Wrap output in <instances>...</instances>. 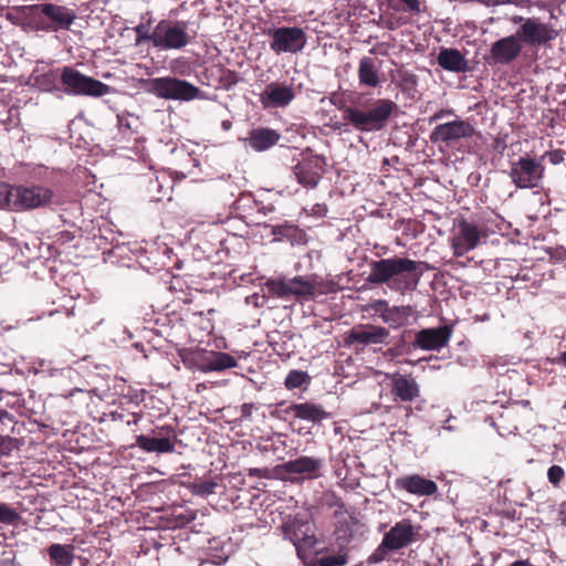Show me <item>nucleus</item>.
I'll use <instances>...</instances> for the list:
<instances>
[{"instance_id": "nucleus-1", "label": "nucleus", "mask_w": 566, "mask_h": 566, "mask_svg": "<svg viewBox=\"0 0 566 566\" xmlns=\"http://www.w3.org/2000/svg\"><path fill=\"white\" fill-rule=\"evenodd\" d=\"M369 268L368 283L387 284L401 294L415 291L422 274L432 269L427 262L399 256L371 261Z\"/></svg>"}, {"instance_id": "nucleus-2", "label": "nucleus", "mask_w": 566, "mask_h": 566, "mask_svg": "<svg viewBox=\"0 0 566 566\" xmlns=\"http://www.w3.org/2000/svg\"><path fill=\"white\" fill-rule=\"evenodd\" d=\"M329 99L343 112V119L361 133L382 130L398 109V105L389 98L370 99L365 108L347 106L339 94H333Z\"/></svg>"}, {"instance_id": "nucleus-3", "label": "nucleus", "mask_w": 566, "mask_h": 566, "mask_svg": "<svg viewBox=\"0 0 566 566\" xmlns=\"http://www.w3.org/2000/svg\"><path fill=\"white\" fill-rule=\"evenodd\" d=\"M54 192L41 185L11 186L0 184V209L28 211L46 207L53 202Z\"/></svg>"}, {"instance_id": "nucleus-4", "label": "nucleus", "mask_w": 566, "mask_h": 566, "mask_svg": "<svg viewBox=\"0 0 566 566\" xmlns=\"http://www.w3.org/2000/svg\"><path fill=\"white\" fill-rule=\"evenodd\" d=\"M187 25L186 21L161 20L153 32L146 33L142 39L151 42L155 48L160 50H181L196 36V33L190 35L187 32Z\"/></svg>"}, {"instance_id": "nucleus-5", "label": "nucleus", "mask_w": 566, "mask_h": 566, "mask_svg": "<svg viewBox=\"0 0 566 566\" xmlns=\"http://www.w3.org/2000/svg\"><path fill=\"white\" fill-rule=\"evenodd\" d=\"M148 92L164 99L190 102L200 98L201 90L178 77L165 76L149 80Z\"/></svg>"}, {"instance_id": "nucleus-6", "label": "nucleus", "mask_w": 566, "mask_h": 566, "mask_svg": "<svg viewBox=\"0 0 566 566\" xmlns=\"http://www.w3.org/2000/svg\"><path fill=\"white\" fill-rule=\"evenodd\" d=\"M512 22L520 25L515 35L522 46L524 44L532 48L544 46L558 35V32L551 24L541 21L539 18L514 15Z\"/></svg>"}, {"instance_id": "nucleus-7", "label": "nucleus", "mask_w": 566, "mask_h": 566, "mask_svg": "<svg viewBox=\"0 0 566 566\" xmlns=\"http://www.w3.org/2000/svg\"><path fill=\"white\" fill-rule=\"evenodd\" d=\"M60 78L64 92L67 94L101 97L111 91L107 84L90 77L72 66H64L61 70Z\"/></svg>"}, {"instance_id": "nucleus-8", "label": "nucleus", "mask_w": 566, "mask_h": 566, "mask_svg": "<svg viewBox=\"0 0 566 566\" xmlns=\"http://www.w3.org/2000/svg\"><path fill=\"white\" fill-rule=\"evenodd\" d=\"M545 167L542 161L528 155L511 164L510 178L516 188L533 189L541 187Z\"/></svg>"}, {"instance_id": "nucleus-9", "label": "nucleus", "mask_w": 566, "mask_h": 566, "mask_svg": "<svg viewBox=\"0 0 566 566\" xmlns=\"http://www.w3.org/2000/svg\"><path fill=\"white\" fill-rule=\"evenodd\" d=\"M373 316L379 317L390 328H399L409 324L410 318H417V311L411 305L391 306L386 300H375L367 305Z\"/></svg>"}, {"instance_id": "nucleus-10", "label": "nucleus", "mask_w": 566, "mask_h": 566, "mask_svg": "<svg viewBox=\"0 0 566 566\" xmlns=\"http://www.w3.org/2000/svg\"><path fill=\"white\" fill-rule=\"evenodd\" d=\"M281 530L284 538L293 543L298 554L313 548L317 543L312 525L298 514L289 515L282 523Z\"/></svg>"}, {"instance_id": "nucleus-11", "label": "nucleus", "mask_w": 566, "mask_h": 566, "mask_svg": "<svg viewBox=\"0 0 566 566\" xmlns=\"http://www.w3.org/2000/svg\"><path fill=\"white\" fill-rule=\"evenodd\" d=\"M272 38L270 48L276 54L301 52L306 43L307 35L298 27H280L266 32Z\"/></svg>"}, {"instance_id": "nucleus-12", "label": "nucleus", "mask_w": 566, "mask_h": 566, "mask_svg": "<svg viewBox=\"0 0 566 566\" xmlns=\"http://www.w3.org/2000/svg\"><path fill=\"white\" fill-rule=\"evenodd\" d=\"M474 133V127L468 120L457 118L437 125L430 133V142L451 147L459 144L462 139L471 138Z\"/></svg>"}, {"instance_id": "nucleus-13", "label": "nucleus", "mask_w": 566, "mask_h": 566, "mask_svg": "<svg viewBox=\"0 0 566 566\" xmlns=\"http://www.w3.org/2000/svg\"><path fill=\"white\" fill-rule=\"evenodd\" d=\"M153 437L139 434L136 436V446L147 453H171L175 451V441L177 433L172 426L166 424L155 427Z\"/></svg>"}, {"instance_id": "nucleus-14", "label": "nucleus", "mask_w": 566, "mask_h": 566, "mask_svg": "<svg viewBox=\"0 0 566 566\" xmlns=\"http://www.w3.org/2000/svg\"><path fill=\"white\" fill-rule=\"evenodd\" d=\"M523 46L514 34L495 41L485 56L489 65H509L522 53Z\"/></svg>"}, {"instance_id": "nucleus-15", "label": "nucleus", "mask_w": 566, "mask_h": 566, "mask_svg": "<svg viewBox=\"0 0 566 566\" xmlns=\"http://www.w3.org/2000/svg\"><path fill=\"white\" fill-rule=\"evenodd\" d=\"M325 165L324 157L311 155L298 161L293 167V172L303 187L315 188L324 174Z\"/></svg>"}, {"instance_id": "nucleus-16", "label": "nucleus", "mask_w": 566, "mask_h": 566, "mask_svg": "<svg viewBox=\"0 0 566 566\" xmlns=\"http://www.w3.org/2000/svg\"><path fill=\"white\" fill-rule=\"evenodd\" d=\"M323 467V459L301 455L283 463L282 470L290 475H295L291 478L292 481L298 479L315 480L322 475Z\"/></svg>"}, {"instance_id": "nucleus-17", "label": "nucleus", "mask_w": 566, "mask_h": 566, "mask_svg": "<svg viewBox=\"0 0 566 566\" xmlns=\"http://www.w3.org/2000/svg\"><path fill=\"white\" fill-rule=\"evenodd\" d=\"M420 528L421 526L415 525L410 518H402L395 523L382 537L392 549L400 551L419 539Z\"/></svg>"}, {"instance_id": "nucleus-18", "label": "nucleus", "mask_w": 566, "mask_h": 566, "mask_svg": "<svg viewBox=\"0 0 566 566\" xmlns=\"http://www.w3.org/2000/svg\"><path fill=\"white\" fill-rule=\"evenodd\" d=\"M452 333V325L423 328L416 334L413 346L423 350H440L448 345Z\"/></svg>"}, {"instance_id": "nucleus-19", "label": "nucleus", "mask_w": 566, "mask_h": 566, "mask_svg": "<svg viewBox=\"0 0 566 566\" xmlns=\"http://www.w3.org/2000/svg\"><path fill=\"white\" fill-rule=\"evenodd\" d=\"M481 232L479 228L462 219L458 223V232L452 238V249L455 256H463L475 249L480 242Z\"/></svg>"}, {"instance_id": "nucleus-20", "label": "nucleus", "mask_w": 566, "mask_h": 566, "mask_svg": "<svg viewBox=\"0 0 566 566\" xmlns=\"http://www.w3.org/2000/svg\"><path fill=\"white\" fill-rule=\"evenodd\" d=\"M389 337V331L382 326L377 325H358L353 327L347 336L346 343L348 345H378L384 344Z\"/></svg>"}, {"instance_id": "nucleus-21", "label": "nucleus", "mask_w": 566, "mask_h": 566, "mask_svg": "<svg viewBox=\"0 0 566 566\" xmlns=\"http://www.w3.org/2000/svg\"><path fill=\"white\" fill-rule=\"evenodd\" d=\"M41 10L45 14L46 24H49L48 32L70 30L77 18L74 9L51 2L43 3Z\"/></svg>"}, {"instance_id": "nucleus-22", "label": "nucleus", "mask_w": 566, "mask_h": 566, "mask_svg": "<svg viewBox=\"0 0 566 566\" xmlns=\"http://www.w3.org/2000/svg\"><path fill=\"white\" fill-rule=\"evenodd\" d=\"M295 97L291 85L272 82L260 94V102L264 108L286 107Z\"/></svg>"}, {"instance_id": "nucleus-23", "label": "nucleus", "mask_w": 566, "mask_h": 566, "mask_svg": "<svg viewBox=\"0 0 566 566\" xmlns=\"http://www.w3.org/2000/svg\"><path fill=\"white\" fill-rule=\"evenodd\" d=\"M391 389L395 401L410 402L420 396V388L416 379L411 375H401L395 373L389 375Z\"/></svg>"}, {"instance_id": "nucleus-24", "label": "nucleus", "mask_w": 566, "mask_h": 566, "mask_svg": "<svg viewBox=\"0 0 566 566\" xmlns=\"http://www.w3.org/2000/svg\"><path fill=\"white\" fill-rule=\"evenodd\" d=\"M395 488L417 496H431L437 493L438 485L434 481L420 474H408L395 480Z\"/></svg>"}, {"instance_id": "nucleus-25", "label": "nucleus", "mask_w": 566, "mask_h": 566, "mask_svg": "<svg viewBox=\"0 0 566 566\" xmlns=\"http://www.w3.org/2000/svg\"><path fill=\"white\" fill-rule=\"evenodd\" d=\"M381 61L370 56H363L358 63V82L363 87H378L382 82V73L380 71Z\"/></svg>"}, {"instance_id": "nucleus-26", "label": "nucleus", "mask_w": 566, "mask_h": 566, "mask_svg": "<svg viewBox=\"0 0 566 566\" xmlns=\"http://www.w3.org/2000/svg\"><path fill=\"white\" fill-rule=\"evenodd\" d=\"M281 139V134L270 127H256L249 132L244 142L255 151L262 153L274 147Z\"/></svg>"}, {"instance_id": "nucleus-27", "label": "nucleus", "mask_w": 566, "mask_h": 566, "mask_svg": "<svg viewBox=\"0 0 566 566\" xmlns=\"http://www.w3.org/2000/svg\"><path fill=\"white\" fill-rule=\"evenodd\" d=\"M41 9H43V3L20 6L15 11L24 27L33 31L48 32L49 24H46L45 14H43Z\"/></svg>"}, {"instance_id": "nucleus-28", "label": "nucleus", "mask_w": 566, "mask_h": 566, "mask_svg": "<svg viewBox=\"0 0 566 566\" xmlns=\"http://www.w3.org/2000/svg\"><path fill=\"white\" fill-rule=\"evenodd\" d=\"M237 366L238 361L232 355L216 350L203 355L198 363V369L203 373L223 371Z\"/></svg>"}, {"instance_id": "nucleus-29", "label": "nucleus", "mask_w": 566, "mask_h": 566, "mask_svg": "<svg viewBox=\"0 0 566 566\" xmlns=\"http://www.w3.org/2000/svg\"><path fill=\"white\" fill-rule=\"evenodd\" d=\"M271 233L276 242H289L292 245H305L307 234L298 226L285 221L284 223L273 226Z\"/></svg>"}, {"instance_id": "nucleus-30", "label": "nucleus", "mask_w": 566, "mask_h": 566, "mask_svg": "<svg viewBox=\"0 0 566 566\" xmlns=\"http://www.w3.org/2000/svg\"><path fill=\"white\" fill-rule=\"evenodd\" d=\"M437 61L442 69L454 73L467 72L469 69L467 59L457 49H441Z\"/></svg>"}, {"instance_id": "nucleus-31", "label": "nucleus", "mask_w": 566, "mask_h": 566, "mask_svg": "<svg viewBox=\"0 0 566 566\" xmlns=\"http://www.w3.org/2000/svg\"><path fill=\"white\" fill-rule=\"evenodd\" d=\"M291 409L294 410V418L313 423H321L323 420L331 418L329 412L321 405L313 402L292 403Z\"/></svg>"}, {"instance_id": "nucleus-32", "label": "nucleus", "mask_w": 566, "mask_h": 566, "mask_svg": "<svg viewBox=\"0 0 566 566\" xmlns=\"http://www.w3.org/2000/svg\"><path fill=\"white\" fill-rule=\"evenodd\" d=\"M71 545L52 544L49 547V556L57 566H72L74 555Z\"/></svg>"}, {"instance_id": "nucleus-33", "label": "nucleus", "mask_w": 566, "mask_h": 566, "mask_svg": "<svg viewBox=\"0 0 566 566\" xmlns=\"http://www.w3.org/2000/svg\"><path fill=\"white\" fill-rule=\"evenodd\" d=\"M294 284L293 279H272L268 280L265 283L269 292L280 298L294 295V287L292 286Z\"/></svg>"}, {"instance_id": "nucleus-34", "label": "nucleus", "mask_w": 566, "mask_h": 566, "mask_svg": "<svg viewBox=\"0 0 566 566\" xmlns=\"http://www.w3.org/2000/svg\"><path fill=\"white\" fill-rule=\"evenodd\" d=\"M217 486H218V483L211 479L210 480L197 479L189 485V490L195 495L208 496L216 492Z\"/></svg>"}, {"instance_id": "nucleus-35", "label": "nucleus", "mask_w": 566, "mask_h": 566, "mask_svg": "<svg viewBox=\"0 0 566 566\" xmlns=\"http://www.w3.org/2000/svg\"><path fill=\"white\" fill-rule=\"evenodd\" d=\"M310 380H311V378L306 371L292 369L287 374L284 385L289 390H292V389L301 388L303 385H308Z\"/></svg>"}, {"instance_id": "nucleus-36", "label": "nucleus", "mask_w": 566, "mask_h": 566, "mask_svg": "<svg viewBox=\"0 0 566 566\" xmlns=\"http://www.w3.org/2000/svg\"><path fill=\"white\" fill-rule=\"evenodd\" d=\"M391 552H397L392 549V547L388 544V542L382 537L381 543L377 546V548L368 556L367 563L369 565L379 564L386 559H388L389 554Z\"/></svg>"}, {"instance_id": "nucleus-37", "label": "nucleus", "mask_w": 566, "mask_h": 566, "mask_svg": "<svg viewBox=\"0 0 566 566\" xmlns=\"http://www.w3.org/2000/svg\"><path fill=\"white\" fill-rule=\"evenodd\" d=\"M293 282L294 296H313L316 292V285L302 276L294 277Z\"/></svg>"}, {"instance_id": "nucleus-38", "label": "nucleus", "mask_w": 566, "mask_h": 566, "mask_svg": "<svg viewBox=\"0 0 566 566\" xmlns=\"http://www.w3.org/2000/svg\"><path fill=\"white\" fill-rule=\"evenodd\" d=\"M347 563V553L340 551L336 555H328L316 558L314 566H345Z\"/></svg>"}, {"instance_id": "nucleus-39", "label": "nucleus", "mask_w": 566, "mask_h": 566, "mask_svg": "<svg viewBox=\"0 0 566 566\" xmlns=\"http://www.w3.org/2000/svg\"><path fill=\"white\" fill-rule=\"evenodd\" d=\"M20 520L19 513L6 503L0 502V523L15 525Z\"/></svg>"}, {"instance_id": "nucleus-40", "label": "nucleus", "mask_w": 566, "mask_h": 566, "mask_svg": "<svg viewBox=\"0 0 566 566\" xmlns=\"http://www.w3.org/2000/svg\"><path fill=\"white\" fill-rule=\"evenodd\" d=\"M14 449H18V440L10 436L0 434V457L10 455Z\"/></svg>"}, {"instance_id": "nucleus-41", "label": "nucleus", "mask_w": 566, "mask_h": 566, "mask_svg": "<svg viewBox=\"0 0 566 566\" xmlns=\"http://www.w3.org/2000/svg\"><path fill=\"white\" fill-rule=\"evenodd\" d=\"M564 478L565 471L560 465L554 464L547 471V479L555 488L559 486Z\"/></svg>"}, {"instance_id": "nucleus-42", "label": "nucleus", "mask_w": 566, "mask_h": 566, "mask_svg": "<svg viewBox=\"0 0 566 566\" xmlns=\"http://www.w3.org/2000/svg\"><path fill=\"white\" fill-rule=\"evenodd\" d=\"M291 408L292 403L285 406V401L277 402L275 410L272 412V416L283 420H287L290 416L294 417V410H292Z\"/></svg>"}, {"instance_id": "nucleus-43", "label": "nucleus", "mask_w": 566, "mask_h": 566, "mask_svg": "<svg viewBox=\"0 0 566 566\" xmlns=\"http://www.w3.org/2000/svg\"><path fill=\"white\" fill-rule=\"evenodd\" d=\"M239 82L238 73L231 70H226L220 78V83L227 90L237 85Z\"/></svg>"}, {"instance_id": "nucleus-44", "label": "nucleus", "mask_w": 566, "mask_h": 566, "mask_svg": "<svg viewBox=\"0 0 566 566\" xmlns=\"http://www.w3.org/2000/svg\"><path fill=\"white\" fill-rule=\"evenodd\" d=\"M453 111L451 108H442L436 112L432 116L429 118V123L432 124L434 122H438L439 119L447 117L449 115H452Z\"/></svg>"}, {"instance_id": "nucleus-45", "label": "nucleus", "mask_w": 566, "mask_h": 566, "mask_svg": "<svg viewBox=\"0 0 566 566\" xmlns=\"http://www.w3.org/2000/svg\"><path fill=\"white\" fill-rule=\"evenodd\" d=\"M254 403L252 402H245L241 406V417L242 418H250L252 416V412L254 410Z\"/></svg>"}, {"instance_id": "nucleus-46", "label": "nucleus", "mask_w": 566, "mask_h": 566, "mask_svg": "<svg viewBox=\"0 0 566 566\" xmlns=\"http://www.w3.org/2000/svg\"><path fill=\"white\" fill-rule=\"evenodd\" d=\"M403 83L406 88H412L417 85V77L415 74H406L403 77Z\"/></svg>"}, {"instance_id": "nucleus-47", "label": "nucleus", "mask_w": 566, "mask_h": 566, "mask_svg": "<svg viewBox=\"0 0 566 566\" xmlns=\"http://www.w3.org/2000/svg\"><path fill=\"white\" fill-rule=\"evenodd\" d=\"M140 419H142V415L134 412L130 415V418L126 420V424L132 427L133 430L135 431V427L138 426V422L140 421Z\"/></svg>"}, {"instance_id": "nucleus-48", "label": "nucleus", "mask_w": 566, "mask_h": 566, "mask_svg": "<svg viewBox=\"0 0 566 566\" xmlns=\"http://www.w3.org/2000/svg\"><path fill=\"white\" fill-rule=\"evenodd\" d=\"M547 155L549 157L551 163L554 164V165L559 164L564 159L563 158V154L560 151H558V150L551 151Z\"/></svg>"}, {"instance_id": "nucleus-49", "label": "nucleus", "mask_w": 566, "mask_h": 566, "mask_svg": "<svg viewBox=\"0 0 566 566\" xmlns=\"http://www.w3.org/2000/svg\"><path fill=\"white\" fill-rule=\"evenodd\" d=\"M155 184H156V186L158 188V195H160L163 192V196H157V197H155V199L156 200H161L163 197L167 195V191H163L161 185L159 184V180H158V177H156L155 180H153V179L149 180V186L150 187H153Z\"/></svg>"}, {"instance_id": "nucleus-50", "label": "nucleus", "mask_w": 566, "mask_h": 566, "mask_svg": "<svg viewBox=\"0 0 566 566\" xmlns=\"http://www.w3.org/2000/svg\"><path fill=\"white\" fill-rule=\"evenodd\" d=\"M180 63H182L180 60H175V61L172 62V66H171V67H172V71H174L175 73L184 74V71H181V70L178 67V65H179Z\"/></svg>"}, {"instance_id": "nucleus-51", "label": "nucleus", "mask_w": 566, "mask_h": 566, "mask_svg": "<svg viewBox=\"0 0 566 566\" xmlns=\"http://www.w3.org/2000/svg\"><path fill=\"white\" fill-rule=\"evenodd\" d=\"M557 361L566 367V350L560 354Z\"/></svg>"}, {"instance_id": "nucleus-52", "label": "nucleus", "mask_w": 566, "mask_h": 566, "mask_svg": "<svg viewBox=\"0 0 566 566\" xmlns=\"http://www.w3.org/2000/svg\"><path fill=\"white\" fill-rule=\"evenodd\" d=\"M221 126H222V128H223L224 130H229V129L231 128V126H232V123H231L230 120H223V122L221 123Z\"/></svg>"}, {"instance_id": "nucleus-53", "label": "nucleus", "mask_w": 566, "mask_h": 566, "mask_svg": "<svg viewBox=\"0 0 566 566\" xmlns=\"http://www.w3.org/2000/svg\"><path fill=\"white\" fill-rule=\"evenodd\" d=\"M480 2L484 3V4H488V6H494V4H497L500 2V0H479Z\"/></svg>"}, {"instance_id": "nucleus-54", "label": "nucleus", "mask_w": 566, "mask_h": 566, "mask_svg": "<svg viewBox=\"0 0 566 566\" xmlns=\"http://www.w3.org/2000/svg\"><path fill=\"white\" fill-rule=\"evenodd\" d=\"M142 28H143L142 25H139V27H137V28H136V32H137V34H138V40H139V41H142V40H143V39H142V36H144V35L146 34V33L142 34V33H143Z\"/></svg>"}, {"instance_id": "nucleus-55", "label": "nucleus", "mask_w": 566, "mask_h": 566, "mask_svg": "<svg viewBox=\"0 0 566 566\" xmlns=\"http://www.w3.org/2000/svg\"><path fill=\"white\" fill-rule=\"evenodd\" d=\"M7 416H9V412L7 410L0 409V420H2Z\"/></svg>"}, {"instance_id": "nucleus-56", "label": "nucleus", "mask_w": 566, "mask_h": 566, "mask_svg": "<svg viewBox=\"0 0 566 566\" xmlns=\"http://www.w3.org/2000/svg\"><path fill=\"white\" fill-rule=\"evenodd\" d=\"M45 77H54V73L51 72L50 74L44 75Z\"/></svg>"}, {"instance_id": "nucleus-57", "label": "nucleus", "mask_w": 566, "mask_h": 566, "mask_svg": "<svg viewBox=\"0 0 566 566\" xmlns=\"http://www.w3.org/2000/svg\"><path fill=\"white\" fill-rule=\"evenodd\" d=\"M340 127H342V124H335V126H334L335 129H340Z\"/></svg>"}, {"instance_id": "nucleus-58", "label": "nucleus", "mask_w": 566, "mask_h": 566, "mask_svg": "<svg viewBox=\"0 0 566 566\" xmlns=\"http://www.w3.org/2000/svg\"><path fill=\"white\" fill-rule=\"evenodd\" d=\"M208 313H209V314L214 313V310H213V308H209V310H208Z\"/></svg>"}]
</instances>
